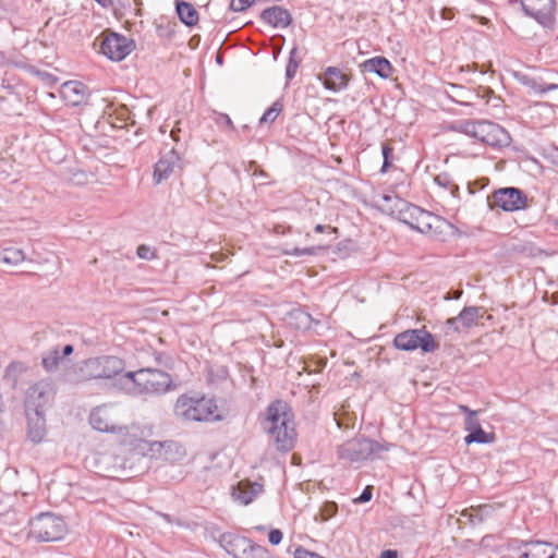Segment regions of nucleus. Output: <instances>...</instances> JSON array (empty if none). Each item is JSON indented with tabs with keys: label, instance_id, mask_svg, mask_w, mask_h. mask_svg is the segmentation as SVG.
I'll use <instances>...</instances> for the list:
<instances>
[{
	"label": "nucleus",
	"instance_id": "52",
	"mask_svg": "<svg viewBox=\"0 0 558 558\" xmlns=\"http://www.w3.org/2000/svg\"><path fill=\"white\" fill-rule=\"evenodd\" d=\"M325 229H326V226H324V225H319V223H318V225H316V226H315V228H314L315 232H317V233H322V232H324V231H325Z\"/></svg>",
	"mask_w": 558,
	"mask_h": 558
},
{
	"label": "nucleus",
	"instance_id": "26",
	"mask_svg": "<svg viewBox=\"0 0 558 558\" xmlns=\"http://www.w3.org/2000/svg\"><path fill=\"white\" fill-rule=\"evenodd\" d=\"M247 539L248 538L245 536L228 533L221 535L220 543L229 555H232L234 558H240L243 548L247 544Z\"/></svg>",
	"mask_w": 558,
	"mask_h": 558
},
{
	"label": "nucleus",
	"instance_id": "41",
	"mask_svg": "<svg viewBox=\"0 0 558 558\" xmlns=\"http://www.w3.org/2000/svg\"><path fill=\"white\" fill-rule=\"evenodd\" d=\"M337 511H338V506L336 502H333V501L325 502L322 508L323 520H328V519L332 518L333 515H336Z\"/></svg>",
	"mask_w": 558,
	"mask_h": 558
},
{
	"label": "nucleus",
	"instance_id": "32",
	"mask_svg": "<svg viewBox=\"0 0 558 558\" xmlns=\"http://www.w3.org/2000/svg\"><path fill=\"white\" fill-rule=\"evenodd\" d=\"M434 182L441 189L448 191L452 196H458L459 186L452 177L447 172H441L434 178Z\"/></svg>",
	"mask_w": 558,
	"mask_h": 558
},
{
	"label": "nucleus",
	"instance_id": "44",
	"mask_svg": "<svg viewBox=\"0 0 558 558\" xmlns=\"http://www.w3.org/2000/svg\"><path fill=\"white\" fill-rule=\"evenodd\" d=\"M283 538V533L279 529L270 530L268 541L271 545H279Z\"/></svg>",
	"mask_w": 558,
	"mask_h": 558
},
{
	"label": "nucleus",
	"instance_id": "12",
	"mask_svg": "<svg viewBox=\"0 0 558 558\" xmlns=\"http://www.w3.org/2000/svg\"><path fill=\"white\" fill-rule=\"evenodd\" d=\"M119 410L112 404H102L92 410L89 414V424L101 433L117 434L120 426Z\"/></svg>",
	"mask_w": 558,
	"mask_h": 558
},
{
	"label": "nucleus",
	"instance_id": "5",
	"mask_svg": "<svg viewBox=\"0 0 558 558\" xmlns=\"http://www.w3.org/2000/svg\"><path fill=\"white\" fill-rule=\"evenodd\" d=\"M454 130L476 138L480 143L493 148L506 147L510 144L509 133L499 124L482 120H464Z\"/></svg>",
	"mask_w": 558,
	"mask_h": 558
},
{
	"label": "nucleus",
	"instance_id": "8",
	"mask_svg": "<svg viewBox=\"0 0 558 558\" xmlns=\"http://www.w3.org/2000/svg\"><path fill=\"white\" fill-rule=\"evenodd\" d=\"M124 362L113 355L90 357L82 362L80 366L83 379H109L122 375Z\"/></svg>",
	"mask_w": 558,
	"mask_h": 558
},
{
	"label": "nucleus",
	"instance_id": "35",
	"mask_svg": "<svg viewBox=\"0 0 558 558\" xmlns=\"http://www.w3.org/2000/svg\"><path fill=\"white\" fill-rule=\"evenodd\" d=\"M283 110V104L281 99L276 100L272 105L264 112L259 119V124L272 123Z\"/></svg>",
	"mask_w": 558,
	"mask_h": 558
},
{
	"label": "nucleus",
	"instance_id": "19",
	"mask_svg": "<svg viewBox=\"0 0 558 558\" xmlns=\"http://www.w3.org/2000/svg\"><path fill=\"white\" fill-rule=\"evenodd\" d=\"M524 12L541 24L550 22L556 2L555 0H521Z\"/></svg>",
	"mask_w": 558,
	"mask_h": 558
},
{
	"label": "nucleus",
	"instance_id": "11",
	"mask_svg": "<svg viewBox=\"0 0 558 558\" xmlns=\"http://www.w3.org/2000/svg\"><path fill=\"white\" fill-rule=\"evenodd\" d=\"M527 195L517 187H501L488 196L492 209L500 208L505 211H518L527 207Z\"/></svg>",
	"mask_w": 558,
	"mask_h": 558
},
{
	"label": "nucleus",
	"instance_id": "49",
	"mask_svg": "<svg viewBox=\"0 0 558 558\" xmlns=\"http://www.w3.org/2000/svg\"><path fill=\"white\" fill-rule=\"evenodd\" d=\"M380 558H398V553L396 550H384L380 554Z\"/></svg>",
	"mask_w": 558,
	"mask_h": 558
},
{
	"label": "nucleus",
	"instance_id": "15",
	"mask_svg": "<svg viewBox=\"0 0 558 558\" xmlns=\"http://www.w3.org/2000/svg\"><path fill=\"white\" fill-rule=\"evenodd\" d=\"M183 161L175 148L163 154L156 162L153 173L155 184H160L177 170H182Z\"/></svg>",
	"mask_w": 558,
	"mask_h": 558
},
{
	"label": "nucleus",
	"instance_id": "39",
	"mask_svg": "<svg viewBox=\"0 0 558 558\" xmlns=\"http://www.w3.org/2000/svg\"><path fill=\"white\" fill-rule=\"evenodd\" d=\"M368 445H369V449L367 450L368 458L380 457L381 452H386V451L390 450V448L393 446L392 444L387 442V441L379 442V441L371 440V439H368Z\"/></svg>",
	"mask_w": 558,
	"mask_h": 558
},
{
	"label": "nucleus",
	"instance_id": "53",
	"mask_svg": "<svg viewBox=\"0 0 558 558\" xmlns=\"http://www.w3.org/2000/svg\"><path fill=\"white\" fill-rule=\"evenodd\" d=\"M383 199L386 201V202H389L391 199V196L387 195V194H384L383 195Z\"/></svg>",
	"mask_w": 558,
	"mask_h": 558
},
{
	"label": "nucleus",
	"instance_id": "40",
	"mask_svg": "<svg viewBox=\"0 0 558 558\" xmlns=\"http://www.w3.org/2000/svg\"><path fill=\"white\" fill-rule=\"evenodd\" d=\"M381 154H383V166L380 169L381 173H386L389 168L392 166L393 160V147L389 143H384L381 146Z\"/></svg>",
	"mask_w": 558,
	"mask_h": 558
},
{
	"label": "nucleus",
	"instance_id": "10",
	"mask_svg": "<svg viewBox=\"0 0 558 558\" xmlns=\"http://www.w3.org/2000/svg\"><path fill=\"white\" fill-rule=\"evenodd\" d=\"M134 49V41L128 37L106 31L99 45V51L112 61L125 59Z\"/></svg>",
	"mask_w": 558,
	"mask_h": 558
},
{
	"label": "nucleus",
	"instance_id": "20",
	"mask_svg": "<svg viewBox=\"0 0 558 558\" xmlns=\"http://www.w3.org/2000/svg\"><path fill=\"white\" fill-rule=\"evenodd\" d=\"M260 19L264 23L279 28L288 27L292 22V16L287 9L279 5H274L265 9L260 13Z\"/></svg>",
	"mask_w": 558,
	"mask_h": 558
},
{
	"label": "nucleus",
	"instance_id": "50",
	"mask_svg": "<svg viewBox=\"0 0 558 558\" xmlns=\"http://www.w3.org/2000/svg\"><path fill=\"white\" fill-rule=\"evenodd\" d=\"M102 8H109L112 4L111 0H95Z\"/></svg>",
	"mask_w": 558,
	"mask_h": 558
},
{
	"label": "nucleus",
	"instance_id": "17",
	"mask_svg": "<svg viewBox=\"0 0 558 558\" xmlns=\"http://www.w3.org/2000/svg\"><path fill=\"white\" fill-rule=\"evenodd\" d=\"M368 439L353 438L337 448L338 458L347 462H360L368 459Z\"/></svg>",
	"mask_w": 558,
	"mask_h": 558
},
{
	"label": "nucleus",
	"instance_id": "36",
	"mask_svg": "<svg viewBox=\"0 0 558 558\" xmlns=\"http://www.w3.org/2000/svg\"><path fill=\"white\" fill-rule=\"evenodd\" d=\"M494 434L486 433L481 426L480 428H476L469 433V435L465 436L464 441L468 445L472 442L489 444L494 441Z\"/></svg>",
	"mask_w": 558,
	"mask_h": 558
},
{
	"label": "nucleus",
	"instance_id": "31",
	"mask_svg": "<svg viewBox=\"0 0 558 558\" xmlns=\"http://www.w3.org/2000/svg\"><path fill=\"white\" fill-rule=\"evenodd\" d=\"M23 250L16 247H4L0 253V260L4 264L16 266L25 260Z\"/></svg>",
	"mask_w": 558,
	"mask_h": 558
},
{
	"label": "nucleus",
	"instance_id": "23",
	"mask_svg": "<svg viewBox=\"0 0 558 558\" xmlns=\"http://www.w3.org/2000/svg\"><path fill=\"white\" fill-rule=\"evenodd\" d=\"M27 418V436L34 442H40L46 436L44 412H25Z\"/></svg>",
	"mask_w": 558,
	"mask_h": 558
},
{
	"label": "nucleus",
	"instance_id": "45",
	"mask_svg": "<svg viewBox=\"0 0 558 558\" xmlns=\"http://www.w3.org/2000/svg\"><path fill=\"white\" fill-rule=\"evenodd\" d=\"M136 253H137V256L143 259H150L151 257H154V253L146 245H140L137 247Z\"/></svg>",
	"mask_w": 558,
	"mask_h": 558
},
{
	"label": "nucleus",
	"instance_id": "13",
	"mask_svg": "<svg viewBox=\"0 0 558 558\" xmlns=\"http://www.w3.org/2000/svg\"><path fill=\"white\" fill-rule=\"evenodd\" d=\"M510 551L515 554L517 558H554L555 550L553 545L542 541L523 542L519 539H511L508 543Z\"/></svg>",
	"mask_w": 558,
	"mask_h": 558
},
{
	"label": "nucleus",
	"instance_id": "27",
	"mask_svg": "<svg viewBox=\"0 0 558 558\" xmlns=\"http://www.w3.org/2000/svg\"><path fill=\"white\" fill-rule=\"evenodd\" d=\"M175 10L180 21L186 26H194L198 23V12L190 2L177 1Z\"/></svg>",
	"mask_w": 558,
	"mask_h": 558
},
{
	"label": "nucleus",
	"instance_id": "4",
	"mask_svg": "<svg viewBox=\"0 0 558 558\" xmlns=\"http://www.w3.org/2000/svg\"><path fill=\"white\" fill-rule=\"evenodd\" d=\"M174 415L186 422H215L221 421L215 400L205 396L181 395L173 408Z\"/></svg>",
	"mask_w": 558,
	"mask_h": 558
},
{
	"label": "nucleus",
	"instance_id": "1",
	"mask_svg": "<svg viewBox=\"0 0 558 558\" xmlns=\"http://www.w3.org/2000/svg\"><path fill=\"white\" fill-rule=\"evenodd\" d=\"M119 445L131 454L162 460L169 463L180 461L185 451L173 440H151L154 426L151 424L132 423L121 425L118 433Z\"/></svg>",
	"mask_w": 558,
	"mask_h": 558
},
{
	"label": "nucleus",
	"instance_id": "42",
	"mask_svg": "<svg viewBox=\"0 0 558 558\" xmlns=\"http://www.w3.org/2000/svg\"><path fill=\"white\" fill-rule=\"evenodd\" d=\"M255 0H231L230 10L234 12H242L250 8Z\"/></svg>",
	"mask_w": 558,
	"mask_h": 558
},
{
	"label": "nucleus",
	"instance_id": "47",
	"mask_svg": "<svg viewBox=\"0 0 558 558\" xmlns=\"http://www.w3.org/2000/svg\"><path fill=\"white\" fill-rule=\"evenodd\" d=\"M372 499V488L369 486H367L363 492L362 494L360 495V497L356 499V501L359 502H367Z\"/></svg>",
	"mask_w": 558,
	"mask_h": 558
},
{
	"label": "nucleus",
	"instance_id": "59",
	"mask_svg": "<svg viewBox=\"0 0 558 558\" xmlns=\"http://www.w3.org/2000/svg\"><path fill=\"white\" fill-rule=\"evenodd\" d=\"M487 538H488V536H484V537L482 538V543H484Z\"/></svg>",
	"mask_w": 558,
	"mask_h": 558
},
{
	"label": "nucleus",
	"instance_id": "60",
	"mask_svg": "<svg viewBox=\"0 0 558 558\" xmlns=\"http://www.w3.org/2000/svg\"><path fill=\"white\" fill-rule=\"evenodd\" d=\"M135 2V4H140V0H133Z\"/></svg>",
	"mask_w": 558,
	"mask_h": 558
},
{
	"label": "nucleus",
	"instance_id": "7",
	"mask_svg": "<svg viewBox=\"0 0 558 558\" xmlns=\"http://www.w3.org/2000/svg\"><path fill=\"white\" fill-rule=\"evenodd\" d=\"M68 532L63 518L53 512H41L28 521V537L37 542H57Z\"/></svg>",
	"mask_w": 558,
	"mask_h": 558
},
{
	"label": "nucleus",
	"instance_id": "55",
	"mask_svg": "<svg viewBox=\"0 0 558 558\" xmlns=\"http://www.w3.org/2000/svg\"><path fill=\"white\" fill-rule=\"evenodd\" d=\"M461 293H462V292L454 293V298H456V299H459V298H460V295H461Z\"/></svg>",
	"mask_w": 558,
	"mask_h": 558
},
{
	"label": "nucleus",
	"instance_id": "25",
	"mask_svg": "<svg viewBox=\"0 0 558 558\" xmlns=\"http://www.w3.org/2000/svg\"><path fill=\"white\" fill-rule=\"evenodd\" d=\"M362 69L366 72L376 73L381 78H389L393 73V66L385 57H374L362 63Z\"/></svg>",
	"mask_w": 558,
	"mask_h": 558
},
{
	"label": "nucleus",
	"instance_id": "37",
	"mask_svg": "<svg viewBox=\"0 0 558 558\" xmlns=\"http://www.w3.org/2000/svg\"><path fill=\"white\" fill-rule=\"evenodd\" d=\"M210 119L216 123V125L220 130L234 131L235 129L231 118L227 113L213 110Z\"/></svg>",
	"mask_w": 558,
	"mask_h": 558
},
{
	"label": "nucleus",
	"instance_id": "29",
	"mask_svg": "<svg viewBox=\"0 0 558 558\" xmlns=\"http://www.w3.org/2000/svg\"><path fill=\"white\" fill-rule=\"evenodd\" d=\"M553 81H547L545 77L537 80H530L526 85L535 95H543L550 90L558 89V73H553Z\"/></svg>",
	"mask_w": 558,
	"mask_h": 558
},
{
	"label": "nucleus",
	"instance_id": "58",
	"mask_svg": "<svg viewBox=\"0 0 558 558\" xmlns=\"http://www.w3.org/2000/svg\"><path fill=\"white\" fill-rule=\"evenodd\" d=\"M430 19H434V10L432 9Z\"/></svg>",
	"mask_w": 558,
	"mask_h": 558
},
{
	"label": "nucleus",
	"instance_id": "3",
	"mask_svg": "<svg viewBox=\"0 0 558 558\" xmlns=\"http://www.w3.org/2000/svg\"><path fill=\"white\" fill-rule=\"evenodd\" d=\"M117 385L130 395H162L170 389L172 379L162 371L142 368L120 375Z\"/></svg>",
	"mask_w": 558,
	"mask_h": 558
},
{
	"label": "nucleus",
	"instance_id": "56",
	"mask_svg": "<svg viewBox=\"0 0 558 558\" xmlns=\"http://www.w3.org/2000/svg\"><path fill=\"white\" fill-rule=\"evenodd\" d=\"M461 293H462V292L454 293V298H456V299H459V298H460V295H461Z\"/></svg>",
	"mask_w": 558,
	"mask_h": 558
},
{
	"label": "nucleus",
	"instance_id": "24",
	"mask_svg": "<svg viewBox=\"0 0 558 558\" xmlns=\"http://www.w3.org/2000/svg\"><path fill=\"white\" fill-rule=\"evenodd\" d=\"M263 493V485L259 483L252 482H240L236 487L233 488L232 496L235 500L246 506L251 504L259 494Z\"/></svg>",
	"mask_w": 558,
	"mask_h": 558
},
{
	"label": "nucleus",
	"instance_id": "33",
	"mask_svg": "<svg viewBox=\"0 0 558 558\" xmlns=\"http://www.w3.org/2000/svg\"><path fill=\"white\" fill-rule=\"evenodd\" d=\"M301 64V58L299 56V48L296 45L290 50L289 60L286 68V77L290 82L296 74V71Z\"/></svg>",
	"mask_w": 558,
	"mask_h": 558
},
{
	"label": "nucleus",
	"instance_id": "22",
	"mask_svg": "<svg viewBox=\"0 0 558 558\" xmlns=\"http://www.w3.org/2000/svg\"><path fill=\"white\" fill-rule=\"evenodd\" d=\"M61 97L68 106H80L86 100V88L80 82H65L61 87Z\"/></svg>",
	"mask_w": 558,
	"mask_h": 558
},
{
	"label": "nucleus",
	"instance_id": "14",
	"mask_svg": "<svg viewBox=\"0 0 558 558\" xmlns=\"http://www.w3.org/2000/svg\"><path fill=\"white\" fill-rule=\"evenodd\" d=\"M53 389L47 381H38L26 391L25 412H44V408L52 399Z\"/></svg>",
	"mask_w": 558,
	"mask_h": 558
},
{
	"label": "nucleus",
	"instance_id": "28",
	"mask_svg": "<svg viewBox=\"0 0 558 558\" xmlns=\"http://www.w3.org/2000/svg\"><path fill=\"white\" fill-rule=\"evenodd\" d=\"M493 507L489 505H482L478 507H471L469 509H464L461 512V515L472 524L476 525L484 522L488 517L493 513Z\"/></svg>",
	"mask_w": 558,
	"mask_h": 558
},
{
	"label": "nucleus",
	"instance_id": "46",
	"mask_svg": "<svg viewBox=\"0 0 558 558\" xmlns=\"http://www.w3.org/2000/svg\"><path fill=\"white\" fill-rule=\"evenodd\" d=\"M473 145H474L473 148L464 149L460 154L463 157H478V156L483 155V151H482L481 147L476 146V144H473Z\"/></svg>",
	"mask_w": 558,
	"mask_h": 558
},
{
	"label": "nucleus",
	"instance_id": "21",
	"mask_svg": "<svg viewBox=\"0 0 558 558\" xmlns=\"http://www.w3.org/2000/svg\"><path fill=\"white\" fill-rule=\"evenodd\" d=\"M323 85L331 92H340L348 87L350 76L337 66H328L323 73Z\"/></svg>",
	"mask_w": 558,
	"mask_h": 558
},
{
	"label": "nucleus",
	"instance_id": "38",
	"mask_svg": "<svg viewBox=\"0 0 558 558\" xmlns=\"http://www.w3.org/2000/svg\"><path fill=\"white\" fill-rule=\"evenodd\" d=\"M26 367L24 363L19 361L11 362L4 369V378L10 379L13 384H16L19 376L25 372Z\"/></svg>",
	"mask_w": 558,
	"mask_h": 558
},
{
	"label": "nucleus",
	"instance_id": "9",
	"mask_svg": "<svg viewBox=\"0 0 558 558\" xmlns=\"http://www.w3.org/2000/svg\"><path fill=\"white\" fill-rule=\"evenodd\" d=\"M393 345L402 351H414L420 348L427 353L434 352L438 348L433 335L425 328L408 329L398 333L393 339Z\"/></svg>",
	"mask_w": 558,
	"mask_h": 558
},
{
	"label": "nucleus",
	"instance_id": "30",
	"mask_svg": "<svg viewBox=\"0 0 558 558\" xmlns=\"http://www.w3.org/2000/svg\"><path fill=\"white\" fill-rule=\"evenodd\" d=\"M240 558H274L271 553L264 546L247 539V544L242 550Z\"/></svg>",
	"mask_w": 558,
	"mask_h": 558
},
{
	"label": "nucleus",
	"instance_id": "43",
	"mask_svg": "<svg viewBox=\"0 0 558 558\" xmlns=\"http://www.w3.org/2000/svg\"><path fill=\"white\" fill-rule=\"evenodd\" d=\"M318 248L319 247H315V246L304 247V248L295 247L291 251H284V254L292 255V256L315 255L317 253Z\"/></svg>",
	"mask_w": 558,
	"mask_h": 558
},
{
	"label": "nucleus",
	"instance_id": "57",
	"mask_svg": "<svg viewBox=\"0 0 558 558\" xmlns=\"http://www.w3.org/2000/svg\"><path fill=\"white\" fill-rule=\"evenodd\" d=\"M163 518H165L167 521H170V517H169V514H163Z\"/></svg>",
	"mask_w": 558,
	"mask_h": 558
},
{
	"label": "nucleus",
	"instance_id": "34",
	"mask_svg": "<svg viewBox=\"0 0 558 558\" xmlns=\"http://www.w3.org/2000/svg\"><path fill=\"white\" fill-rule=\"evenodd\" d=\"M459 411L466 414V417L464 420V428L468 432H472L476 428L481 427L480 420L477 418V411L471 410L468 405L460 404Z\"/></svg>",
	"mask_w": 558,
	"mask_h": 558
},
{
	"label": "nucleus",
	"instance_id": "2",
	"mask_svg": "<svg viewBox=\"0 0 558 558\" xmlns=\"http://www.w3.org/2000/svg\"><path fill=\"white\" fill-rule=\"evenodd\" d=\"M263 424L279 451L287 452L294 447L296 433L292 414L288 411L286 402L281 400L271 402L267 407Z\"/></svg>",
	"mask_w": 558,
	"mask_h": 558
},
{
	"label": "nucleus",
	"instance_id": "51",
	"mask_svg": "<svg viewBox=\"0 0 558 558\" xmlns=\"http://www.w3.org/2000/svg\"><path fill=\"white\" fill-rule=\"evenodd\" d=\"M179 133H180V130H172L171 131L170 136L172 137L173 141H175V142L180 141Z\"/></svg>",
	"mask_w": 558,
	"mask_h": 558
},
{
	"label": "nucleus",
	"instance_id": "54",
	"mask_svg": "<svg viewBox=\"0 0 558 558\" xmlns=\"http://www.w3.org/2000/svg\"><path fill=\"white\" fill-rule=\"evenodd\" d=\"M553 73H554V72L548 73V76H549V77H547V78H546L547 81H553V75H551Z\"/></svg>",
	"mask_w": 558,
	"mask_h": 558
},
{
	"label": "nucleus",
	"instance_id": "6",
	"mask_svg": "<svg viewBox=\"0 0 558 558\" xmlns=\"http://www.w3.org/2000/svg\"><path fill=\"white\" fill-rule=\"evenodd\" d=\"M400 215L410 228L429 235H441L452 227L445 218L411 204H407Z\"/></svg>",
	"mask_w": 558,
	"mask_h": 558
},
{
	"label": "nucleus",
	"instance_id": "18",
	"mask_svg": "<svg viewBox=\"0 0 558 558\" xmlns=\"http://www.w3.org/2000/svg\"><path fill=\"white\" fill-rule=\"evenodd\" d=\"M73 352L74 347L70 343H54L43 353L41 366L47 373H54Z\"/></svg>",
	"mask_w": 558,
	"mask_h": 558
},
{
	"label": "nucleus",
	"instance_id": "48",
	"mask_svg": "<svg viewBox=\"0 0 558 558\" xmlns=\"http://www.w3.org/2000/svg\"><path fill=\"white\" fill-rule=\"evenodd\" d=\"M439 14H440V17H441L442 20H447V21L452 20V19H453V16H454V12H453V10H452V9H449V8H442V9H440Z\"/></svg>",
	"mask_w": 558,
	"mask_h": 558
},
{
	"label": "nucleus",
	"instance_id": "16",
	"mask_svg": "<svg viewBox=\"0 0 558 558\" xmlns=\"http://www.w3.org/2000/svg\"><path fill=\"white\" fill-rule=\"evenodd\" d=\"M480 317V307L465 306L458 316L448 318L445 322V333H460L468 331L471 327L477 325Z\"/></svg>",
	"mask_w": 558,
	"mask_h": 558
}]
</instances>
